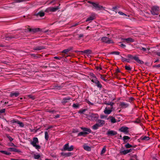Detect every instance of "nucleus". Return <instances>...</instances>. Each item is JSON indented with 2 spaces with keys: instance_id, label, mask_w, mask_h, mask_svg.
<instances>
[{
  "instance_id": "7",
  "label": "nucleus",
  "mask_w": 160,
  "mask_h": 160,
  "mask_svg": "<svg viewBox=\"0 0 160 160\" xmlns=\"http://www.w3.org/2000/svg\"><path fill=\"white\" fill-rule=\"evenodd\" d=\"M114 110V108H113V107H112V108H110V107H107L104 111V113L107 114H109L111 113V112L113 111V110Z\"/></svg>"
},
{
  "instance_id": "18",
  "label": "nucleus",
  "mask_w": 160,
  "mask_h": 160,
  "mask_svg": "<svg viewBox=\"0 0 160 160\" xmlns=\"http://www.w3.org/2000/svg\"><path fill=\"white\" fill-rule=\"evenodd\" d=\"M138 48H139V50H142L143 52H146L147 50L149 51L150 49V48L149 47L144 48L142 47H138Z\"/></svg>"
},
{
  "instance_id": "5",
  "label": "nucleus",
  "mask_w": 160,
  "mask_h": 160,
  "mask_svg": "<svg viewBox=\"0 0 160 160\" xmlns=\"http://www.w3.org/2000/svg\"><path fill=\"white\" fill-rule=\"evenodd\" d=\"M92 82H93L97 85V86L100 89H101L102 86L100 82L97 80V79H93L91 80Z\"/></svg>"
},
{
  "instance_id": "43",
  "label": "nucleus",
  "mask_w": 160,
  "mask_h": 160,
  "mask_svg": "<svg viewBox=\"0 0 160 160\" xmlns=\"http://www.w3.org/2000/svg\"><path fill=\"white\" fill-rule=\"evenodd\" d=\"M70 51V50L68 49H66L63 50L62 52V53H64L65 54L67 53Z\"/></svg>"
},
{
  "instance_id": "2",
  "label": "nucleus",
  "mask_w": 160,
  "mask_h": 160,
  "mask_svg": "<svg viewBox=\"0 0 160 160\" xmlns=\"http://www.w3.org/2000/svg\"><path fill=\"white\" fill-rule=\"evenodd\" d=\"M159 8L157 6H153L151 8V12L153 15H158L159 14Z\"/></svg>"
},
{
  "instance_id": "9",
  "label": "nucleus",
  "mask_w": 160,
  "mask_h": 160,
  "mask_svg": "<svg viewBox=\"0 0 160 160\" xmlns=\"http://www.w3.org/2000/svg\"><path fill=\"white\" fill-rule=\"evenodd\" d=\"M122 40H123V42H126L128 43H129L131 42H134V39L131 38H123L122 39Z\"/></svg>"
},
{
  "instance_id": "22",
  "label": "nucleus",
  "mask_w": 160,
  "mask_h": 160,
  "mask_svg": "<svg viewBox=\"0 0 160 160\" xmlns=\"http://www.w3.org/2000/svg\"><path fill=\"white\" fill-rule=\"evenodd\" d=\"M92 4L93 6L96 8L100 9L102 8V7L100 5H99L98 4L94 2H92Z\"/></svg>"
},
{
  "instance_id": "27",
  "label": "nucleus",
  "mask_w": 160,
  "mask_h": 160,
  "mask_svg": "<svg viewBox=\"0 0 160 160\" xmlns=\"http://www.w3.org/2000/svg\"><path fill=\"white\" fill-rule=\"evenodd\" d=\"M105 104L107 105H110V108H112V107H113V105L114 104V103L112 102H109L108 103H105Z\"/></svg>"
},
{
  "instance_id": "1",
  "label": "nucleus",
  "mask_w": 160,
  "mask_h": 160,
  "mask_svg": "<svg viewBox=\"0 0 160 160\" xmlns=\"http://www.w3.org/2000/svg\"><path fill=\"white\" fill-rule=\"evenodd\" d=\"M39 141L37 138L34 137L33 138V140L30 142V144L36 149H40L41 147L38 145Z\"/></svg>"
},
{
  "instance_id": "8",
  "label": "nucleus",
  "mask_w": 160,
  "mask_h": 160,
  "mask_svg": "<svg viewBox=\"0 0 160 160\" xmlns=\"http://www.w3.org/2000/svg\"><path fill=\"white\" fill-rule=\"evenodd\" d=\"M45 48V47L43 46H37L35 47H34L33 49L34 50L36 51H39Z\"/></svg>"
},
{
  "instance_id": "63",
  "label": "nucleus",
  "mask_w": 160,
  "mask_h": 160,
  "mask_svg": "<svg viewBox=\"0 0 160 160\" xmlns=\"http://www.w3.org/2000/svg\"><path fill=\"white\" fill-rule=\"evenodd\" d=\"M91 76H92L93 78H94V79H97L96 76L95 75H94L92 73L91 75Z\"/></svg>"
},
{
  "instance_id": "11",
  "label": "nucleus",
  "mask_w": 160,
  "mask_h": 160,
  "mask_svg": "<svg viewBox=\"0 0 160 160\" xmlns=\"http://www.w3.org/2000/svg\"><path fill=\"white\" fill-rule=\"evenodd\" d=\"M128 128L127 127H122L120 129V131L121 132H124L125 133H127L128 131Z\"/></svg>"
},
{
  "instance_id": "55",
  "label": "nucleus",
  "mask_w": 160,
  "mask_h": 160,
  "mask_svg": "<svg viewBox=\"0 0 160 160\" xmlns=\"http://www.w3.org/2000/svg\"><path fill=\"white\" fill-rule=\"evenodd\" d=\"M128 57L129 58H130L131 59H134V56H133L132 55H128Z\"/></svg>"
},
{
  "instance_id": "36",
  "label": "nucleus",
  "mask_w": 160,
  "mask_h": 160,
  "mask_svg": "<svg viewBox=\"0 0 160 160\" xmlns=\"http://www.w3.org/2000/svg\"><path fill=\"white\" fill-rule=\"evenodd\" d=\"M100 78L101 79H102L105 81H106L107 80L105 78V77L104 75L100 74Z\"/></svg>"
},
{
  "instance_id": "45",
  "label": "nucleus",
  "mask_w": 160,
  "mask_h": 160,
  "mask_svg": "<svg viewBox=\"0 0 160 160\" xmlns=\"http://www.w3.org/2000/svg\"><path fill=\"white\" fill-rule=\"evenodd\" d=\"M125 69L127 70H128V71H130L131 70V68H130V67L129 66H125Z\"/></svg>"
},
{
  "instance_id": "29",
  "label": "nucleus",
  "mask_w": 160,
  "mask_h": 160,
  "mask_svg": "<svg viewBox=\"0 0 160 160\" xmlns=\"http://www.w3.org/2000/svg\"><path fill=\"white\" fill-rule=\"evenodd\" d=\"M59 8V7H56L54 8L51 7V12H54L58 10Z\"/></svg>"
},
{
  "instance_id": "15",
  "label": "nucleus",
  "mask_w": 160,
  "mask_h": 160,
  "mask_svg": "<svg viewBox=\"0 0 160 160\" xmlns=\"http://www.w3.org/2000/svg\"><path fill=\"white\" fill-rule=\"evenodd\" d=\"M107 119H110L111 122L112 123H114L116 122V119L112 116H109L107 118Z\"/></svg>"
},
{
  "instance_id": "20",
  "label": "nucleus",
  "mask_w": 160,
  "mask_h": 160,
  "mask_svg": "<svg viewBox=\"0 0 160 160\" xmlns=\"http://www.w3.org/2000/svg\"><path fill=\"white\" fill-rule=\"evenodd\" d=\"M81 128L82 130L84 131V132H88L89 133L91 132V130L89 128L84 127H81Z\"/></svg>"
},
{
  "instance_id": "44",
  "label": "nucleus",
  "mask_w": 160,
  "mask_h": 160,
  "mask_svg": "<svg viewBox=\"0 0 160 160\" xmlns=\"http://www.w3.org/2000/svg\"><path fill=\"white\" fill-rule=\"evenodd\" d=\"M56 1L55 0H52L49 3V4H52V5H54L56 4Z\"/></svg>"
},
{
  "instance_id": "24",
  "label": "nucleus",
  "mask_w": 160,
  "mask_h": 160,
  "mask_svg": "<svg viewBox=\"0 0 160 160\" xmlns=\"http://www.w3.org/2000/svg\"><path fill=\"white\" fill-rule=\"evenodd\" d=\"M149 138L148 136H142L140 138V139L142 141H147L149 139Z\"/></svg>"
},
{
  "instance_id": "54",
  "label": "nucleus",
  "mask_w": 160,
  "mask_h": 160,
  "mask_svg": "<svg viewBox=\"0 0 160 160\" xmlns=\"http://www.w3.org/2000/svg\"><path fill=\"white\" fill-rule=\"evenodd\" d=\"M24 0H14L15 2H20L24 1Z\"/></svg>"
},
{
  "instance_id": "35",
  "label": "nucleus",
  "mask_w": 160,
  "mask_h": 160,
  "mask_svg": "<svg viewBox=\"0 0 160 160\" xmlns=\"http://www.w3.org/2000/svg\"><path fill=\"white\" fill-rule=\"evenodd\" d=\"M125 147L126 148H128L132 147L133 146L132 145L129 144V143H128L125 145Z\"/></svg>"
},
{
  "instance_id": "62",
  "label": "nucleus",
  "mask_w": 160,
  "mask_h": 160,
  "mask_svg": "<svg viewBox=\"0 0 160 160\" xmlns=\"http://www.w3.org/2000/svg\"><path fill=\"white\" fill-rule=\"evenodd\" d=\"M100 118L101 119L104 118L106 117L104 115H101L100 116Z\"/></svg>"
},
{
  "instance_id": "64",
  "label": "nucleus",
  "mask_w": 160,
  "mask_h": 160,
  "mask_svg": "<svg viewBox=\"0 0 160 160\" xmlns=\"http://www.w3.org/2000/svg\"><path fill=\"white\" fill-rule=\"evenodd\" d=\"M12 160H28L27 159H11Z\"/></svg>"
},
{
  "instance_id": "37",
  "label": "nucleus",
  "mask_w": 160,
  "mask_h": 160,
  "mask_svg": "<svg viewBox=\"0 0 160 160\" xmlns=\"http://www.w3.org/2000/svg\"><path fill=\"white\" fill-rule=\"evenodd\" d=\"M39 29H29V31L31 32H35L38 31Z\"/></svg>"
},
{
  "instance_id": "30",
  "label": "nucleus",
  "mask_w": 160,
  "mask_h": 160,
  "mask_svg": "<svg viewBox=\"0 0 160 160\" xmlns=\"http://www.w3.org/2000/svg\"><path fill=\"white\" fill-rule=\"evenodd\" d=\"M37 15L40 17H42L44 16L45 13L42 11H40L37 13Z\"/></svg>"
},
{
  "instance_id": "53",
  "label": "nucleus",
  "mask_w": 160,
  "mask_h": 160,
  "mask_svg": "<svg viewBox=\"0 0 160 160\" xmlns=\"http://www.w3.org/2000/svg\"><path fill=\"white\" fill-rule=\"evenodd\" d=\"M137 62L139 64H142L143 63V62L139 59Z\"/></svg>"
},
{
  "instance_id": "39",
  "label": "nucleus",
  "mask_w": 160,
  "mask_h": 160,
  "mask_svg": "<svg viewBox=\"0 0 160 160\" xmlns=\"http://www.w3.org/2000/svg\"><path fill=\"white\" fill-rule=\"evenodd\" d=\"M45 12H51V7H49L47 8L45 10Z\"/></svg>"
},
{
  "instance_id": "49",
  "label": "nucleus",
  "mask_w": 160,
  "mask_h": 160,
  "mask_svg": "<svg viewBox=\"0 0 160 160\" xmlns=\"http://www.w3.org/2000/svg\"><path fill=\"white\" fill-rule=\"evenodd\" d=\"M72 107L74 108H78L79 107V105L78 104H73L72 105Z\"/></svg>"
},
{
  "instance_id": "60",
  "label": "nucleus",
  "mask_w": 160,
  "mask_h": 160,
  "mask_svg": "<svg viewBox=\"0 0 160 160\" xmlns=\"http://www.w3.org/2000/svg\"><path fill=\"white\" fill-rule=\"evenodd\" d=\"M85 111V110L83 109L82 110H80L79 112L80 113H82Z\"/></svg>"
},
{
  "instance_id": "50",
  "label": "nucleus",
  "mask_w": 160,
  "mask_h": 160,
  "mask_svg": "<svg viewBox=\"0 0 160 160\" xmlns=\"http://www.w3.org/2000/svg\"><path fill=\"white\" fill-rule=\"evenodd\" d=\"M19 122V121L18 120H17V119H14V120H12L13 123H17L18 124Z\"/></svg>"
},
{
  "instance_id": "46",
  "label": "nucleus",
  "mask_w": 160,
  "mask_h": 160,
  "mask_svg": "<svg viewBox=\"0 0 160 160\" xmlns=\"http://www.w3.org/2000/svg\"><path fill=\"white\" fill-rule=\"evenodd\" d=\"M106 151V148L105 147H104L103 148H102V151H101V154H103Z\"/></svg>"
},
{
  "instance_id": "26",
  "label": "nucleus",
  "mask_w": 160,
  "mask_h": 160,
  "mask_svg": "<svg viewBox=\"0 0 160 160\" xmlns=\"http://www.w3.org/2000/svg\"><path fill=\"white\" fill-rule=\"evenodd\" d=\"M71 98L69 97H67L64 98L62 100V103H66L68 102V101L71 99Z\"/></svg>"
},
{
  "instance_id": "13",
  "label": "nucleus",
  "mask_w": 160,
  "mask_h": 160,
  "mask_svg": "<svg viewBox=\"0 0 160 160\" xmlns=\"http://www.w3.org/2000/svg\"><path fill=\"white\" fill-rule=\"evenodd\" d=\"M117 133L116 131L113 130H109L107 132V134L108 135L113 136L116 135Z\"/></svg>"
},
{
  "instance_id": "57",
  "label": "nucleus",
  "mask_w": 160,
  "mask_h": 160,
  "mask_svg": "<svg viewBox=\"0 0 160 160\" xmlns=\"http://www.w3.org/2000/svg\"><path fill=\"white\" fill-rule=\"evenodd\" d=\"M54 58L60 60L62 58V57H54Z\"/></svg>"
},
{
  "instance_id": "59",
  "label": "nucleus",
  "mask_w": 160,
  "mask_h": 160,
  "mask_svg": "<svg viewBox=\"0 0 160 160\" xmlns=\"http://www.w3.org/2000/svg\"><path fill=\"white\" fill-rule=\"evenodd\" d=\"M5 111V109H3L1 110H0V114L4 113Z\"/></svg>"
},
{
  "instance_id": "51",
  "label": "nucleus",
  "mask_w": 160,
  "mask_h": 160,
  "mask_svg": "<svg viewBox=\"0 0 160 160\" xmlns=\"http://www.w3.org/2000/svg\"><path fill=\"white\" fill-rule=\"evenodd\" d=\"M118 13L120 15H125V16H127V15L126 14H124L123 12H121V11L118 12Z\"/></svg>"
},
{
  "instance_id": "31",
  "label": "nucleus",
  "mask_w": 160,
  "mask_h": 160,
  "mask_svg": "<svg viewBox=\"0 0 160 160\" xmlns=\"http://www.w3.org/2000/svg\"><path fill=\"white\" fill-rule=\"evenodd\" d=\"M0 152H1L3 154H6V155H10L11 154V153L9 152H8L7 151H0Z\"/></svg>"
},
{
  "instance_id": "21",
  "label": "nucleus",
  "mask_w": 160,
  "mask_h": 160,
  "mask_svg": "<svg viewBox=\"0 0 160 160\" xmlns=\"http://www.w3.org/2000/svg\"><path fill=\"white\" fill-rule=\"evenodd\" d=\"M83 148L84 150L87 151H90L91 150V148L87 145L86 144H84L83 145Z\"/></svg>"
},
{
  "instance_id": "34",
  "label": "nucleus",
  "mask_w": 160,
  "mask_h": 160,
  "mask_svg": "<svg viewBox=\"0 0 160 160\" xmlns=\"http://www.w3.org/2000/svg\"><path fill=\"white\" fill-rule=\"evenodd\" d=\"M120 153L122 154H123L124 155H125L127 153H128V152L127 150H124L122 151H121L120 152Z\"/></svg>"
},
{
  "instance_id": "41",
  "label": "nucleus",
  "mask_w": 160,
  "mask_h": 160,
  "mask_svg": "<svg viewBox=\"0 0 160 160\" xmlns=\"http://www.w3.org/2000/svg\"><path fill=\"white\" fill-rule=\"evenodd\" d=\"M82 52L84 53H90L91 51L89 50H86L82 51Z\"/></svg>"
},
{
  "instance_id": "61",
  "label": "nucleus",
  "mask_w": 160,
  "mask_h": 160,
  "mask_svg": "<svg viewBox=\"0 0 160 160\" xmlns=\"http://www.w3.org/2000/svg\"><path fill=\"white\" fill-rule=\"evenodd\" d=\"M136 61H137L139 59V58L137 56H134V59Z\"/></svg>"
},
{
  "instance_id": "58",
  "label": "nucleus",
  "mask_w": 160,
  "mask_h": 160,
  "mask_svg": "<svg viewBox=\"0 0 160 160\" xmlns=\"http://www.w3.org/2000/svg\"><path fill=\"white\" fill-rule=\"evenodd\" d=\"M53 126H49L47 128H46V130H48V129H50L51 128H53Z\"/></svg>"
},
{
  "instance_id": "12",
  "label": "nucleus",
  "mask_w": 160,
  "mask_h": 160,
  "mask_svg": "<svg viewBox=\"0 0 160 160\" xmlns=\"http://www.w3.org/2000/svg\"><path fill=\"white\" fill-rule=\"evenodd\" d=\"M97 123L101 127L102 126L105 124V121L103 120L98 119L97 121Z\"/></svg>"
},
{
  "instance_id": "38",
  "label": "nucleus",
  "mask_w": 160,
  "mask_h": 160,
  "mask_svg": "<svg viewBox=\"0 0 160 160\" xmlns=\"http://www.w3.org/2000/svg\"><path fill=\"white\" fill-rule=\"evenodd\" d=\"M40 157V156L39 154H34V158L35 159H38Z\"/></svg>"
},
{
  "instance_id": "25",
  "label": "nucleus",
  "mask_w": 160,
  "mask_h": 160,
  "mask_svg": "<svg viewBox=\"0 0 160 160\" xmlns=\"http://www.w3.org/2000/svg\"><path fill=\"white\" fill-rule=\"evenodd\" d=\"M88 133L86 132H79L78 133V136H84L85 135L88 134Z\"/></svg>"
},
{
  "instance_id": "47",
  "label": "nucleus",
  "mask_w": 160,
  "mask_h": 160,
  "mask_svg": "<svg viewBox=\"0 0 160 160\" xmlns=\"http://www.w3.org/2000/svg\"><path fill=\"white\" fill-rule=\"evenodd\" d=\"M122 61L123 62H129V60L128 59H127L125 58H122Z\"/></svg>"
},
{
  "instance_id": "16",
  "label": "nucleus",
  "mask_w": 160,
  "mask_h": 160,
  "mask_svg": "<svg viewBox=\"0 0 160 160\" xmlns=\"http://www.w3.org/2000/svg\"><path fill=\"white\" fill-rule=\"evenodd\" d=\"M61 154L62 156H65V157H69L72 156V154L71 152H62Z\"/></svg>"
},
{
  "instance_id": "10",
  "label": "nucleus",
  "mask_w": 160,
  "mask_h": 160,
  "mask_svg": "<svg viewBox=\"0 0 160 160\" xmlns=\"http://www.w3.org/2000/svg\"><path fill=\"white\" fill-rule=\"evenodd\" d=\"M95 18V16L94 14H92L86 20V22L92 21Z\"/></svg>"
},
{
  "instance_id": "56",
  "label": "nucleus",
  "mask_w": 160,
  "mask_h": 160,
  "mask_svg": "<svg viewBox=\"0 0 160 160\" xmlns=\"http://www.w3.org/2000/svg\"><path fill=\"white\" fill-rule=\"evenodd\" d=\"M140 122V121L139 119H137L136 121H134V122L137 123H139Z\"/></svg>"
},
{
  "instance_id": "48",
  "label": "nucleus",
  "mask_w": 160,
  "mask_h": 160,
  "mask_svg": "<svg viewBox=\"0 0 160 160\" xmlns=\"http://www.w3.org/2000/svg\"><path fill=\"white\" fill-rule=\"evenodd\" d=\"M28 96L29 98L32 99V100H34L35 98V97L32 95H29Z\"/></svg>"
},
{
  "instance_id": "52",
  "label": "nucleus",
  "mask_w": 160,
  "mask_h": 160,
  "mask_svg": "<svg viewBox=\"0 0 160 160\" xmlns=\"http://www.w3.org/2000/svg\"><path fill=\"white\" fill-rule=\"evenodd\" d=\"M137 62L139 64H142L143 63V62L139 59Z\"/></svg>"
},
{
  "instance_id": "4",
  "label": "nucleus",
  "mask_w": 160,
  "mask_h": 160,
  "mask_svg": "<svg viewBox=\"0 0 160 160\" xmlns=\"http://www.w3.org/2000/svg\"><path fill=\"white\" fill-rule=\"evenodd\" d=\"M74 148V147L73 145L71 146L70 147L69 146V143H67L65 144L63 147V148L62 150L68 151H72Z\"/></svg>"
},
{
  "instance_id": "28",
  "label": "nucleus",
  "mask_w": 160,
  "mask_h": 160,
  "mask_svg": "<svg viewBox=\"0 0 160 160\" xmlns=\"http://www.w3.org/2000/svg\"><path fill=\"white\" fill-rule=\"evenodd\" d=\"M130 139V138L127 136H125L123 138V139L124 142H127V140H128Z\"/></svg>"
},
{
  "instance_id": "6",
  "label": "nucleus",
  "mask_w": 160,
  "mask_h": 160,
  "mask_svg": "<svg viewBox=\"0 0 160 160\" xmlns=\"http://www.w3.org/2000/svg\"><path fill=\"white\" fill-rule=\"evenodd\" d=\"M101 40L103 42L108 44L112 43L113 42L112 40L106 37H103L102 38H101Z\"/></svg>"
},
{
  "instance_id": "32",
  "label": "nucleus",
  "mask_w": 160,
  "mask_h": 160,
  "mask_svg": "<svg viewBox=\"0 0 160 160\" xmlns=\"http://www.w3.org/2000/svg\"><path fill=\"white\" fill-rule=\"evenodd\" d=\"M45 138L47 140H48L49 138V136L47 132H45Z\"/></svg>"
},
{
  "instance_id": "19",
  "label": "nucleus",
  "mask_w": 160,
  "mask_h": 160,
  "mask_svg": "<svg viewBox=\"0 0 160 160\" xmlns=\"http://www.w3.org/2000/svg\"><path fill=\"white\" fill-rule=\"evenodd\" d=\"M8 150L9 151H13L16 152H20V151L18 149L16 148H8Z\"/></svg>"
},
{
  "instance_id": "23",
  "label": "nucleus",
  "mask_w": 160,
  "mask_h": 160,
  "mask_svg": "<svg viewBox=\"0 0 160 160\" xmlns=\"http://www.w3.org/2000/svg\"><path fill=\"white\" fill-rule=\"evenodd\" d=\"M99 127H101L97 123L92 127V129L96 130Z\"/></svg>"
},
{
  "instance_id": "17",
  "label": "nucleus",
  "mask_w": 160,
  "mask_h": 160,
  "mask_svg": "<svg viewBox=\"0 0 160 160\" xmlns=\"http://www.w3.org/2000/svg\"><path fill=\"white\" fill-rule=\"evenodd\" d=\"M19 94V93L18 92H11L10 96L11 97H13V96L17 97Z\"/></svg>"
},
{
  "instance_id": "40",
  "label": "nucleus",
  "mask_w": 160,
  "mask_h": 160,
  "mask_svg": "<svg viewBox=\"0 0 160 160\" xmlns=\"http://www.w3.org/2000/svg\"><path fill=\"white\" fill-rule=\"evenodd\" d=\"M110 54H116L118 55H119V54H120V52H118L114 51L111 52L110 53Z\"/></svg>"
},
{
  "instance_id": "14",
  "label": "nucleus",
  "mask_w": 160,
  "mask_h": 160,
  "mask_svg": "<svg viewBox=\"0 0 160 160\" xmlns=\"http://www.w3.org/2000/svg\"><path fill=\"white\" fill-rule=\"evenodd\" d=\"M120 106L122 108H125L128 106V104L125 102H121Z\"/></svg>"
},
{
  "instance_id": "33",
  "label": "nucleus",
  "mask_w": 160,
  "mask_h": 160,
  "mask_svg": "<svg viewBox=\"0 0 160 160\" xmlns=\"http://www.w3.org/2000/svg\"><path fill=\"white\" fill-rule=\"evenodd\" d=\"M137 156L136 155H134L133 156H132V157L130 158L129 160H137Z\"/></svg>"
},
{
  "instance_id": "3",
  "label": "nucleus",
  "mask_w": 160,
  "mask_h": 160,
  "mask_svg": "<svg viewBox=\"0 0 160 160\" xmlns=\"http://www.w3.org/2000/svg\"><path fill=\"white\" fill-rule=\"evenodd\" d=\"M99 117V116L97 113H91L88 116V119L91 121L96 120Z\"/></svg>"
},
{
  "instance_id": "42",
  "label": "nucleus",
  "mask_w": 160,
  "mask_h": 160,
  "mask_svg": "<svg viewBox=\"0 0 160 160\" xmlns=\"http://www.w3.org/2000/svg\"><path fill=\"white\" fill-rule=\"evenodd\" d=\"M18 124L19 125V126L21 127H24V124L23 123L21 122H19Z\"/></svg>"
}]
</instances>
